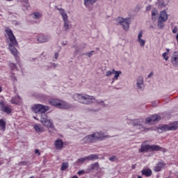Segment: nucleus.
Here are the masks:
<instances>
[{
    "instance_id": "obj_1",
    "label": "nucleus",
    "mask_w": 178,
    "mask_h": 178,
    "mask_svg": "<svg viewBox=\"0 0 178 178\" xmlns=\"http://www.w3.org/2000/svg\"><path fill=\"white\" fill-rule=\"evenodd\" d=\"M31 110L35 113H41L40 122L44 127L48 129H54V121L48 118V115L45 114V112L49 111V106H44L42 104H35L31 107Z\"/></svg>"
},
{
    "instance_id": "obj_2",
    "label": "nucleus",
    "mask_w": 178,
    "mask_h": 178,
    "mask_svg": "<svg viewBox=\"0 0 178 178\" xmlns=\"http://www.w3.org/2000/svg\"><path fill=\"white\" fill-rule=\"evenodd\" d=\"M109 136L102 131L92 133V134L87 135L82 140H81V144H92L97 143V141H102L104 138H108Z\"/></svg>"
},
{
    "instance_id": "obj_3",
    "label": "nucleus",
    "mask_w": 178,
    "mask_h": 178,
    "mask_svg": "<svg viewBox=\"0 0 178 178\" xmlns=\"http://www.w3.org/2000/svg\"><path fill=\"white\" fill-rule=\"evenodd\" d=\"M74 101H78L80 104H84L85 105H91L95 102V97L94 96H90L86 94L76 93L72 96Z\"/></svg>"
},
{
    "instance_id": "obj_4",
    "label": "nucleus",
    "mask_w": 178,
    "mask_h": 178,
    "mask_svg": "<svg viewBox=\"0 0 178 178\" xmlns=\"http://www.w3.org/2000/svg\"><path fill=\"white\" fill-rule=\"evenodd\" d=\"M49 104L52 106L58 108V109H65V110L74 109V106L62 99H50L49 100Z\"/></svg>"
},
{
    "instance_id": "obj_5",
    "label": "nucleus",
    "mask_w": 178,
    "mask_h": 178,
    "mask_svg": "<svg viewBox=\"0 0 178 178\" xmlns=\"http://www.w3.org/2000/svg\"><path fill=\"white\" fill-rule=\"evenodd\" d=\"M115 22L118 26H122V29L124 30V31H129L131 23L130 18H123L122 17H118L117 19H115Z\"/></svg>"
},
{
    "instance_id": "obj_6",
    "label": "nucleus",
    "mask_w": 178,
    "mask_h": 178,
    "mask_svg": "<svg viewBox=\"0 0 178 178\" xmlns=\"http://www.w3.org/2000/svg\"><path fill=\"white\" fill-rule=\"evenodd\" d=\"M18 45L19 43L17 42H13V43L10 42L8 44V49L15 59H19V51H17V49H16V47Z\"/></svg>"
},
{
    "instance_id": "obj_7",
    "label": "nucleus",
    "mask_w": 178,
    "mask_h": 178,
    "mask_svg": "<svg viewBox=\"0 0 178 178\" xmlns=\"http://www.w3.org/2000/svg\"><path fill=\"white\" fill-rule=\"evenodd\" d=\"M178 129V122H174L172 124L168 125H162L160 127L159 130H161L162 131H170L173 130H177Z\"/></svg>"
},
{
    "instance_id": "obj_8",
    "label": "nucleus",
    "mask_w": 178,
    "mask_h": 178,
    "mask_svg": "<svg viewBox=\"0 0 178 178\" xmlns=\"http://www.w3.org/2000/svg\"><path fill=\"white\" fill-rule=\"evenodd\" d=\"M161 120V116L158 115H153L150 117L146 118L145 123V124H155V123H158Z\"/></svg>"
},
{
    "instance_id": "obj_9",
    "label": "nucleus",
    "mask_w": 178,
    "mask_h": 178,
    "mask_svg": "<svg viewBox=\"0 0 178 178\" xmlns=\"http://www.w3.org/2000/svg\"><path fill=\"white\" fill-rule=\"evenodd\" d=\"M143 123H144V120L143 119L134 120L133 122V126L134 127H135V129L140 130V131H147L148 129H145V128L143 125Z\"/></svg>"
},
{
    "instance_id": "obj_10",
    "label": "nucleus",
    "mask_w": 178,
    "mask_h": 178,
    "mask_svg": "<svg viewBox=\"0 0 178 178\" xmlns=\"http://www.w3.org/2000/svg\"><path fill=\"white\" fill-rule=\"evenodd\" d=\"M5 33L10 41V42H16L17 40H16V37L13 34V31H12V29L9 27H6L5 29Z\"/></svg>"
},
{
    "instance_id": "obj_11",
    "label": "nucleus",
    "mask_w": 178,
    "mask_h": 178,
    "mask_svg": "<svg viewBox=\"0 0 178 178\" xmlns=\"http://www.w3.org/2000/svg\"><path fill=\"white\" fill-rule=\"evenodd\" d=\"M36 40L38 41V44H44L45 42H48V41L51 40V38L49 35L40 34L36 35Z\"/></svg>"
},
{
    "instance_id": "obj_12",
    "label": "nucleus",
    "mask_w": 178,
    "mask_h": 178,
    "mask_svg": "<svg viewBox=\"0 0 178 178\" xmlns=\"http://www.w3.org/2000/svg\"><path fill=\"white\" fill-rule=\"evenodd\" d=\"M136 87L138 90H144V77L139 76L136 79Z\"/></svg>"
},
{
    "instance_id": "obj_13",
    "label": "nucleus",
    "mask_w": 178,
    "mask_h": 178,
    "mask_svg": "<svg viewBox=\"0 0 178 178\" xmlns=\"http://www.w3.org/2000/svg\"><path fill=\"white\" fill-rule=\"evenodd\" d=\"M171 63L174 67H178V51H175L171 56Z\"/></svg>"
},
{
    "instance_id": "obj_14",
    "label": "nucleus",
    "mask_w": 178,
    "mask_h": 178,
    "mask_svg": "<svg viewBox=\"0 0 178 178\" xmlns=\"http://www.w3.org/2000/svg\"><path fill=\"white\" fill-rule=\"evenodd\" d=\"M99 169V163H95L91 164L88 167V168L86 170V173H91V172H94V170H98Z\"/></svg>"
},
{
    "instance_id": "obj_15",
    "label": "nucleus",
    "mask_w": 178,
    "mask_h": 178,
    "mask_svg": "<svg viewBox=\"0 0 178 178\" xmlns=\"http://www.w3.org/2000/svg\"><path fill=\"white\" fill-rule=\"evenodd\" d=\"M0 108L2 112H5V113H11L12 108H10L8 106H5V104L3 102H0Z\"/></svg>"
},
{
    "instance_id": "obj_16",
    "label": "nucleus",
    "mask_w": 178,
    "mask_h": 178,
    "mask_svg": "<svg viewBox=\"0 0 178 178\" xmlns=\"http://www.w3.org/2000/svg\"><path fill=\"white\" fill-rule=\"evenodd\" d=\"M57 10H58L60 16L62 17L63 21L69 20V16L67 15V13L66 12V10H65V9L62 8H58Z\"/></svg>"
},
{
    "instance_id": "obj_17",
    "label": "nucleus",
    "mask_w": 178,
    "mask_h": 178,
    "mask_svg": "<svg viewBox=\"0 0 178 178\" xmlns=\"http://www.w3.org/2000/svg\"><path fill=\"white\" fill-rule=\"evenodd\" d=\"M138 42L140 47H145V40L143 39V31H139L138 34Z\"/></svg>"
},
{
    "instance_id": "obj_18",
    "label": "nucleus",
    "mask_w": 178,
    "mask_h": 178,
    "mask_svg": "<svg viewBox=\"0 0 178 178\" xmlns=\"http://www.w3.org/2000/svg\"><path fill=\"white\" fill-rule=\"evenodd\" d=\"M54 147L56 149L61 150L63 148V141L60 139L56 140L54 141Z\"/></svg>"
},
{
    "instance_id": "obj_19",
    "label": "nucleus",
    "mask_w": 178,
    "mask_h": 178,
    "mask_svg": "<svg viewBox=\"0 0 178 178\" xmlns=\"http://www.w3.org/2000/svg\"><path fill=\"white\" fill-rule=\"evenodd\" d=\"M150 151H161L162 152H166V149L161 147L159 145H150Z\"/></svg>"
},
{
    "instance_id": "obj_20",
    "label": "nucleus",
    "mask_w": 178,
    "mask_h": 178,
    "mask_svg": "<svg viewBox=\"0 0 178 178\" xmlns=\"http://www.w3.org/2000/svg\"><path fill=\"white\" fill-rule=\"evenodd\" d=\"M159 20H161V22H166L168 20V13H166L165 10L161 11Z\"/></svg>"
},
{
    "instance_id": "obj_21",
    "label": "nucleus",
    "mask_w": 178,
    "mask_h": 178,
    "mask_svg": "<svg viewBox=\"0 0 178 178\" xmlns=\"http://www.w3.org/2000/svg\"><path fill=\"white\" fill-rule=\"evenodd\" d=\"M22 98L19 96H15L11 99V104H14L15 105H22Z\"/></svg>"
},
{
    "instance_id": "obj_22",
    "label": "nucleus",
    "mask_w": 178,
    "mask_h": 178,
    "mask_svg": "<svg viewBox=\"0 0 178 178\" xmlns=\"http://www.w3.org/2000/svg\"><path fill=\"white\" fill-rule=\"evenodd\" d=\"M98 0H83V5L86 8H90V6H92Z\"/></svg>"
},
{
    "instance_id": "obj_23",
    "label": "nucleus",
    "mask_w": 178,
    "mask_h": 178,
    "mask_svg": "<svg viewBox=\"0 0 178 178\" xmlns=\"http://www.w3.org/2000/svg\"><path fill=\"white\" fill-rule=\"evenodd\" d=\"M163 168H165V163L159 162L154 167V172H161V170H162V169H163Z\"/></svg>"
},
{
    "instance_id": "obj_24",
    "label": "nucleus",
    "mask_w": 178,
    "mask_h": 178,
    "mask_svg": "<svg viewBox=\"0 0 178 178\" xmlns=\"http://www.w3.org/2000/svg\"><path fill=\"white\" fill-rule=\"evenodd\" d=\"M63 22V29L65 31H69L70 29V22H69V19H65Z\"/></svg>"
},
{
    "instance_id": "obj_25",
    "label": "nucleus",
    "mask_w": 178,
    "mask_h": 178,
    "mask_svg": "<svg viewBox=\"0 0 178 178\" xmlns=\"http://www.w3.org/2000/svg\"><path fill=\"white\" fill-rule=\"evenodd\" d=\"M0 130L5 131L6 130V121L3 119H0Z\"/></svg>"
},
{
    "instance_id": "obj_26",
    "label": "nucleus",
    "mask_w": 178,
    "mask_h": 178,
    "mask_svg": "<svg viewBox=\"0 0 178 178\" xmlns=\"http://www.w3.org/2000/svg\"><path fill=\"white\" fill-rule=\"evenodd\" d=\"M33 129L37 131L38 133H42L44 131V128L41 124H36L34 125Z\"/></svg>"
},
{
    "instance_id": "obj_27",
    "label": "nucleus",
    "mask_w": 178,
    "mask_h": 178,
    "mask_svg": "<svg viewBox=\"0 0 178 178\" xmlns=\"http://www.w3.org/2000/svg\"><path fill=\"white\" fill-rule=\"evenodd\" d=\"M142 175L146 176V177H149L152 175V171L151 169H145L142 170Z\"/></svg>"
},
{
    "instance_id": "obj_28",
    "label": "nucleus",
    "mask_w": 178,
    "mask_h": 178,
    "mask_svg": "<svg viewBox=\"0 0 178 178\" xmlns=\"http://www.w3.org/2000/svg\"><path fill=\"white\" fill-rule=\"evenodd\" d=\"M113 74H114V77L113 78V81L115 80H119V77H120V74H122L121 71L113 70Z\"/></svg>"
},
{
    "instance_id": "obj_29",
    "label": "nucleus",
    "mask_w": 178,
    "mask_h": 178,
    "mask_svg": "<svg viewBox=\"0 0 178 178\" xmlns=\"http://www.w3.org/2000/svg\"><path fill=\"white\" fill-rule=\"evenodd\" d=\"M148 149H150L149 145H142L139 151H140V152H145L148 151Z\"/></svg>"
},
{
    "instance_id": "obj_30",
    "label": "nucleus",
    "mask_w": 178,
    "mask_h": 178,
    "mask_svg": "<svg viewBox=\"0 0 178 178\" xmlns=\"http://www.w3.org/2000/svg\"><path fill=\"white\" fill-rule=\"evenodd\" d=\"M31 15L33 19H41L42 17V13L40 12H35Z\"/></svg>"
},
{
    "instance_id": "obj_31",
    "label": "nucleus",
    "mask_w": 178,
    "mask_h": 178,
    "mask_svg": "<svg viewBox=\"0 0 178 178\" xmlns=\"http://www.w3.org/2000/svg\"><path fill=\"white\" fill-rule=\"evenodd\" d=\"M157 17H158V10H153L152 11V20H153V22H155V20H156Z\"/></svg>"
},
{
    "instance_id": "obj_32",
    "label": "nucleus",
    "mask_w": 178,
    "mask_h": 178,
    "mask_svg": "<svg viewBox=\"0 0 178 178\" xmlns=\"http://www.w3.org/2000/svg\"><path fill=\"white\" fill-rule=\"evenodd\" d=\"M88 159V161H96V159H98V155L97 154H90L89 156H86Z\"/></svg>"
},
{
    "instance_id": "obj_33",
    "label": "nucleus",
    "mask_w": 178,
    "mask_h": 178,
    "mask_svg": "<svg viewBox=\"0 0 178 178\" xmlns=\"http://www.w3.org/2000/svg\"><path fill=\"white\" fill-rule=\"evenodd\" d=\"M68 168H69V163L64 162L61 165L60 170H62V172H63Z\"/></svg>"
},
{
    "instance_id": "obj_34",
    "label": "nucleus",
    "mask_w": 178,
    "mask_h": 178,
    "mask_svg": "<svg viewBox=\"0 0 178 178\" xmlns=\"http://www.w3.org/2000/svg\"><path fill=\"white\" fill-rule=\"evenodd\" d=\"M165 22V21H161L160 19H158V22H157V27L159 29H163V23Z\"/></svg>"
},
{
    "instance_id": "obj_35",
    "label": "nucleus",
    "mask_w": 178,
    "mask_h": 178,
    "mask_svg": "<svg viewBox=\"0 0 178 178\" xmlns=\"http://www.w3.org/2000/svg\"><path fill=\"white\" fill-rule=\"evenodd\" d=\"M97 104L101 105V106H103V108L108 106V104H105V102L102 100H97Z\"/></svg>"
},
{
    "instance_id": "obj_36",
    "label": "nucleus",
    "mask_w": 178,
    "mask_h": 178,
    "mask_svg": "<svg viewBox=\"0 0 178 178\" xmlns=\"http://www.w3.org/2000/svg\"><path fill=\"white\" fill-rule=\"evenodd\" d=\"M86 161H88V159H87V156H85V157H83V158H81V159H78V162L79 163H84V162H86Z\"/></svg>"
},
{
    "instance_id": "obj_37",
    "label": "nucleus",
    "mask_w": 178,
    "mask_h": 178,
    "mask_svg": "<svg viewBox=\"0 0 178 178\" xmlns=\"http://www.w3.org/2000/svg\"><path fill=\"white\" fill-rule=\"evenodd\" d=\"M115 69H113V70H108V71H107V72H106V77H110V76H112V74H113V70H114Z\"/></svg>"
},
{
    "instance_id": "obj_38",
    "label": "nucleus",
    "mask_w": 178,
    "mask_h": 178,
    "mask_svg": "<svg viewBox=\"0 0 178 178\" xmlns=\"http://www.w3.org/2000/svg\"><path fill=\"white\" fill-rule=\"evenodd\" d=\"M18 1H20V2H24V3H26V8H30V3H29V0H17Z\"/></svg>"
},
{
    "instance_id": "obj_39",
    "label": "nucleus",
    "mask_w": 178,
    "mask_h": 178,
    "mask_svg": "<svg viewBox=\"0 0 178 178\" xmlns=\"http://www.w3.org/2000/svg\"><path fill=\"white\" fill-rule=\"evenodd\" d=\"M159 6H160V8H165V6H166V4H165V2H163V1L161 0L159 2Z\"/></svg>"
},
{
    "instance_id": "obj_40",
    "label": "nucleus",
    "mask_w": 178,
    "mask_h": 178,
    "mask_svg": "<svg viewBox=\"0 0 178 178\" xmlns=\"http://www.w3.org/2000/svg\"><path fill=\"white\" fill-rule=\"evenodd\" d=\"M92 54H94V51L86 53L84 54V55H86V56H88V58H91V56H92Z\"/></svg>"
},
{
    "instance_id": "obj_41",
    "label": "nucleus",
    "mask_w": 178,
    "mask_h": 178,
    "mask_svg": "<svg viewBox=\"0 0 178 178\" xmlns=\"http://www.w3.org/2000/svg\"><path fill=\"white\" fill-rule=\"evenodd\" d=\"M162 56H163V59L165 60L166 61H167V60H169V56H168V53H165V52H164V53L162 54Z\"/></svg>"
},
{
    "instance_id": "obj_42",
    "label": "nucleus",
    "mask_w": 178,
    "mask_h": 178,
    "mask_svg": "<svg viewBox=\"0 0 178 178\" xmlns=\"http://www.w3.org/2000/svg\"><path fill=\"white\" fill-rule=\"evenodd\" d=\"M109 161H111V162H115L118 161V158L115 156H113L109 158Z\"/></svg>"
},
{
    "instance_id": "obj_43",
    "label": "nucleus",
    "mask_w": 178,
    "mask_h": 178,
    "mask_svg": "<svg viewBox=\"0 0 178 178\" xmlns=\"http://www.w3.org/2000/svg\"><path fill=\"white\" fill-rule=\"evenodd\" d=\"M10 67H11L13 70H15L17 67V66H16V64L13 63H10L9 64Z\"/></svg>"
},
{
    "instance_id": "obj_44",
    "label": "nucleus",
    "mask_w": 178,
    "mask_h": 178,
    "mask_svg": "<svg viewBox=\"0 0 178 178\" xmlns=\"http://www.w3.org/2000/svg\"><path fill=\"white\" fill-rule=\"evenodd\" d=\"M58 58H59V53L56 52L54 54V59H53V60H56V59H58Z\"/></svg>"
},
{
    "instance_id": "obj_45",
    "label": "nucleus",
    "mask_w": 178,
    "mask_h": 178,
    "mask_svg": "<svg viewBox=\"0 0 178 178\" xmlns=\"http://www.w3.org/2000/svg\"><path fill=\"white\" fill-rule=\"evenodd\" d=\"M177 31H178L177 26H175L174 29H172L173 34H176V33H177Z\"/></svg>"
},
{
    "instance_id": "obj_46",
    "label": "nucleus",
    "mask_w": 178,
    "mask_h": 178,
    "mask_svg": "<svg viewBox=\"0 0 178 178\" xmlns=\"http://www.w3.org/2000/svg\"><path fill=\"white\" fill-rule=\"evenodd\" d=\"M152 76H154V72H152L148 74L147 77H148V79H151V77H152Z\"/></svg>"
},
{
    "instance_id": "obj_47",
    "label": "nucleus",
    "mask_w": 178,
    "mask_h": 178,
    "mask_svg": "<svg viewBox=\"0 0 178 178\" xmlns=\"http://www.w3.org/2000/svg\"><path fill=\"white\" fill-rule=\"evenodd\" d=\"M146 10L148 12L149 10H151V6H148L147 7H146Z\"/></svg>"
},
{
    "instance_id": "obj_48",
    "label": "nucleus",
    "mask_w": 178,
    "mask_h": 178,
    "mask_svg": "<svg viewBox=\"0 0 178 178\" xmlns=\"http://www.w3.org/2000/svg\"><path fill=\"white\" fill-rule=\"evenodd\" d=\"M83 173H84V170H80L78 172V175H83Z\"/></svg>"
},
{
    "instance_id": "obj_49",
    "label": "nucleus",
    "mask_w": 178,
    "mask_h": 178,
    "mask_svg": "<svg viewBox=\"0 0 178 178\" xmlns=\"http://www.w3.org/2000/svg\"><path fill=\"white\" fill-rule=\"evenodd\" d=\"M35 154H38V155H40V150L38 149H36L35 150Z\"/></svg>"
},
{
    "instance_id": "obj_50",
    "label": "nucleus",
    "mask_w": 178,
    "mask_h": 178,
    "mask_svg": "<svg viewBox=\"0 0 178 178\" xmlns=\"http://www.w3.org/2000/svg\"><path fill=\"white\" fill-rule=\"evenodd\" d=\"M176 40H177V44H178V33H177V35H176Z\"/></svg>"
},
{
    "instance_id": "obj_51",
    "label": "nucleus",
    "mask_w": 178,
    "mask_h": 178,
    "mask_svg": "<svg viewBox=\"0 0 178 178\" xmlns=\"http://www.w3.org/2000/svg\"><path fill=\"white\" fill-rule=\"evenodd\" d=\"M13 81H17L16 76H14V77L13 78Z\"/></svg>"
},
{
    "instance_id": "obj_52",
    "label": "nucleus",
    "mask_w": 178,
    "mask_h": 178,
    "mask_svg": "<svg viewBox=\"0 0 178 178\" xmlns=\"http://www.w3.org/2000/svg\"><path fill=\"white\" fill-rule=\"evenodd\" d=\"M72 178H79V177H77V175H74L72 177Z\"/></svg>"
},
{
    "instance_id": "obj_53",
    "label": "nucleus",
    "mask_w": 178,
    "mask_h": 178,
    "mask_svg": "<svg viewBox=\"0 0 178 178\" xmlns=\"http://www.w3.org/2000/svg\"><path fill=\"white\" fill-rule=\"evenodd\" d=\"M58 66V64H54V67H56Z\"/></svg>"
},
{
    "instance_id": "obj_54",
    "label": "nucleus",
    "mask_w": 178,
    "mask_h": 178,
    "mask_svg": "<svg viewBox=\"0 0 178 178\" xmlns=\"http://www.w3.org/2000/svg\"><path fill=\"white\" fill-rule=\"evenodd\" d=\"M166 51H167V53L169 54L170 49H166Z\"/></svg>"
},
{
    "instance_id": "obj_55",
    "label": "nucleus",
    "mask_w": 178,
    "mask_h": 178,
    "mask_svg": "<svg viewBox=\"0 0 178 178\" xmlns=\"http://www.w3.org/2000/svg\"><path fill=\"white\" fill-rule=\"evenodd\" d=\"M0 92H2V87L0 86Z\"/></svg>"
},
{
    "instance_id": "obj_56",
    "label": "nucleus",
    "mask_w": 178,
    "mask_h": 178,
    "mask_svg": "<svg viewBox=\"0 0 178 178\" xmlns=\"http://www.w3.org/2000/svg\"><path fill=\"white\" fill-rule=\"evenodd\" d=\"M6 1H8V2H12V1L13 0H6Z\"/></svg>"
},
{
    "instance_id": "obj_57",
    "label": "nucleus",
    "mask_w": 178,
    "mask_h": 178,
    "mask_svg": "<svg viewBox=\"0 0 178 178\" xmlns=\"http://www.w3.org/2000/svg\"><path fill=\"white\" fill-rule=\"evenodd\" d=\"M138 178H143V177H141V176H138Z\"/></svg>"
},
{
    "instance_id": "obj_58",
    "label": "nucleus",
    "mask_w": 178,
    "mask_h": 178,
    "mask_svg": "<svg viewBox=\"0 0 178 178\" xmlns=\"http://www.w3.org/2000/svg\"><path fill=\"white\" fill-rule=\"evenodd\" d=\"M34 118V119H36V120H37V118H35V117H33Z\"/></svg>"
},
{
    "instance_id": "obj_59",
    "label": "nucleus",
    "mask_w": 178,
    "mask_h": 178,
    "mask_svg": "<svg viewBox=\"0 0 178 178\" xmlns=\"http://www.w3.org/2000/svg\"><path fill=\"white\" fill-rule=\"evenodd\" d=\"M63 45H66V43H63Z\"/></svg>"
}]
</instances>
